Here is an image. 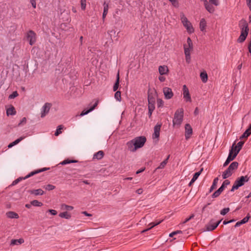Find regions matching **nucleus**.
<instances>
[{
  "instance_id": "1",
  "label": "nucleus",
  "mask_w": 251,
  "mask_h": 251,
  "mask_svg": "<svg viewBox=\"0 0 251 251\" xmlns=\"http://www.w3.org/2000/svg\"><path fill=\"white\" fill-rule=\"evenodd\" d=\"M146 142L145 136H139L126 143L128 150L131 152H135L138 149L142 148Z\"/></svg>"
},
{
  "instance_id": "2",
  "label": "nucleus",
  "mask_w": 251,
  "mask_h": 251,
  "mask_svg": "<svg viewBox=\"0 0 251 251\" xmlns=\"http://www.w3.org/2000/svg\"><path fill=\"white\" fill-rule=\"evenodd\" d=\"M239 25L241 28V32L237 41L239 43H242L245 40L248 34V25L245 20L242 19L239 22Z\"/></svg>"
},
{
  "instance_id": "3",
  "label": "nucleus",
  "mask_w": 251,
  "mask_h": 251,
  "mask_svg": "<svg viewBox=\"0 0 251 251\" xmlns=\"http://www.w3.org/2000/svg\"><path fill=\"white\" fill-rule=\"evenodd\" d=\"M187 44H185L183 45V47L186 61L187 63H189L191 61V52L193 50L192 41L190 37L187 38Z\"/></svg>"
},
{
  "instance_id": "4",
  "label": "nucleus",
  "mask_w": 251,
  "mask_h": 251,
  "mask_svg": "<svg viewBox=\"0 0 251 251\" xmlns=\"http://www.w3.org/2000/svg\"><path fill=\"white\" fill-rule=\"evenodd\" d=\"M183 118V110L182 108L177 110L174 115V118L173 120V125L174 127H179L181 124Z\"/></svg>"
},
{
  "instance_id": "5",
  "label": "nucleus",
  "mask_w": 251,
  "mask_h": 251,
  "mask_svg": "<svg viewBox=\"0 0 251 251\" xmlns=\"http://www.w3.org/2000/svg\"><path fill=\"white\" fill-rule=\"evenodd\" d=\"M249 180V177L247 176H241L237 178L234 181L230 191L233 192L235 190H237L240 187L244 185L245 183L248 182Z\"/></svg>"
},
{
  "instance_id": "6",
  "label": "nucleus",
  "mask_w": 251,
  "mask_h": 251,
  "mask_svg": "<svg viewBox=\"0 0 251 251\" xmlns=\"http://www.w3.org/2000/svg\"><path fill=\"white\" fill-rule=\"evenodd\" d=\"M238 166V163L237 162H233L231 163L228 168L223 172L222 177L223 179H226L230 176L233 174V172L236 170Z\"/></svg>"
},
{
  "instance_id": "7",
  "label": "nucleus",
  "mask_w": 251,
  "mask_h": 251,
  "mask_svg": "<svg viewBox=\"0 0 251 251\" xmlns=\"http://www.w3.org/2000/svg\"><path fill=\"white\" fill-rule=\"evenodd\" d=\"M181 20L183 25L186 27L187 31L189 33H193L194 31V29L191 24L188 21L187 18L184 14H182L181 15Z\"/></svg>"
},
{
  "instance_id": "8",
  "label": "nucleus",
  "mask_w": 251,
  "mask_h": 251,
  "mask_svg": "<svg viewBox=\"0 0 251 251\" xmlns=\"http://www.w3.org/2000/svg\"><path fill=\"white\" fill-rule=\"evenodd\" d=\"M26 38L30 45H33L36 40V33L33 30H29L27 33Z\"/></svg>"
},
{
  "instance_id": "9",
  "label": "nucleus",
  "mask_w": 251,
  "mask_h": 251,
  "mask_svg": "<svg viewBox=\"0 0 251 251\" xmlns=\"http://www.w3.org/2000/svg\"><path fill=\"white\" fill-rule=\"evenodd\" d=\"M183 95L186 101L191 102L192 100L188 88L185 85L183 86Z\"/></svg>"
},
{
  "instance_id": "10",
  "label": "nucleus",
  "mask_w": 251,
  "mask_h": 251,
  "mask_svg": "<svg viewBox=\"0 0 251 251\" xmlns=\"http://www.w3.org/2000/svg\"><path fill=\"white\" fill-rule=\"evenodd\" d=\"M163 92L166 99H170L174 96V94L172 89L169 87L164 88L163 89Z\"/></svg>"
},
{
  "instance_id": "11",
  "label": "nucleus",
  "mask_w": 251,
  "mask_h": 251,
  "mask_svg": "<svg viewBox=\"0 0 251 251\" xmlns=\"http://www.w3.org/2000/svg\"><path fill=\"white\" fill-rule=\"evenodd\" d=\"M233 153V149H230V150L229 151V153L227 157V158L226 159V162L224 163L223 165L224 167H226V166H227L230 161H232L236 157L237 154L234 153L232 155Z\"/></svg>"
},
{
  "instance_id": "12",
  "label": "nucleus",
  "mask_w": 251,
  "mask_h": 251,
  "mask_svg": "<svg viewBox=\"0 0 251 251\" xmlns=\"http://www.w3.org/2000/svg\"><path fill=\"white\" fill-rule=\"evenodd\" d=\"M51 104L50 103H46L42 107V111H41V116L42 118L44 117L47 114H48L50 111V109L51 107Z\"/></svg>"
},
{
  "instance_id": "13",
  "label": "nucleus",
  "mask_w": 251,
  "mask_h": 251,
  "mask_svg": "<svg viewBox=\"0 0 251 251\" xmlns=\"http://www.w3.org/2000/svg\"><path fill=\"white\" fill-rule=\"evenodd\" d=\"M185 136L186 140H188L193 133L192 128L191 126L187 124L185 126Z\"/></svg>"
},
{
  "instance_id": "14",
  "label": "nucleus",
  "mask_w": 251,
  "mask_h": 251,
  "mask_svg": "<svg viewBox=\"0 0 251 251\" xmlns=\"http://www.w3.org/2000/svg\"><path fill=\"white\" fill-rule=\"evenodd\" d=\"M161 125H156L154 127V133L152 134V138H158L160 135V130Z\"/></svg>"
},
{
  "instance_id": "15",
  "label": "nucleus",
  "mask_w": 251,
  "mask_h": 251,
  "mask_svg": "<svg viewBox=\"0 0 251 251\" xmlns=\"http://www.w3.org/2000/svg\"><path fill=\"white\" fill-rule=\"evenodd\" d=\"M244 143L245 142L244 141H240L237 143V145H235V143H234L232 145L231 149H233V150L234 148L237 149V151L235 152V153H236L237 155L240 151L241 150V149H242V147L244 145Z\"/></svg>"
},
{
  "instance_id": "16",
  "label": "nucleus",
  "mask_w": 251,
  "mask_h": 251,
  "mask_svg": "<svg viewBox=\"0 0 251 251\" xmlns=\"http://www.w3.org/2000/svg\"><path fill=\"white\" fill-rule=\"evenodd\" d=\"M98 103V101H96L95 102V103H94V104L92 106H91L89 110H87L86 111L85 110H83L82 111V112L81 113V114H80V116H83L87 114L88 113H89V112H90L91 111L93 110L95 108V107L97 106Z\"/></svg>"
},
{
  "instance_id": "17",
  "label": "nucleus",
  "mask_w": 251,
  "mask_h": 251,
  "mask_svg": "<svg viewBox=\"0 0 251 251\" xmlns=\"http://www.w3.org/2000/svg\"><path fill=\"white\" fill-rule=\"evenodd\" d=\"M158 71L160 75H162L167 74L169 70L166 66H160L158 68Z\"/></svg>"
},
{
  "instance_id": "18",
  "label": "nucleus",
  "mask_w": 251,
  "mask_h": 251,
  "mask_svg": "<svg viewBox=\"0 0 251 251\" xmlns=\"http://www.w3.org/2000/svg\"><path fill=\"white\" fill-rule=\"evenodd\" d=\"M48 169H49V168H44L42 169H40V170H36V171L31 172L28 175H27V176H25V178H29L32 176H34L35 174H37L39 173L46 171Z\"/></svg>"
},
{
  "instance_id": "19",
  "label": "nucleus",
  "mask_w": 251,
  "mask_h": 251,
  "mask_svg": "<svg viewBox=\"0 0 251 251\" xmlns=\"http://www.w3.org/2000/svg\"><path fill=\"white\" fill-rule=\"evenodd\" d=\"M205 9L210 13H212L215 11V8L213 6L209 4L208 1L204 3Z\"/></svg>"
},
{
  "instance_id": "20",
  "label": "nucleus",
  "mask_w": 251,
  "mask_h": 251,
  "mask_svg": "<svg viewBox=\"0 0 251 251\" xmlns=\"http://www.w3.org/2000/svg\"><path fill=\"white\" fill-rule=\"evenodd\" d=\"M103 12L102 14V20L103 21H104V19L107 14L108 9H109V6L108 4L106 3V2H104L103 3Z\"/></svg>"
},
{
  "instance_id": "21",
  "label": "nucleus",
  "mask_w": 251,
  "mask_h": 251,
  "mask_svg": "<svg viewBox=\"0 0 251 251\" xmlns=\"http://www.w3.org/2000/svg\"><path fill=\"white\" fill-rule=\"evenodd\" d=\"M29 192L31 194H33L35 196L42 195L44 193V192L41 189L31 190L29 191Z\"/></svg>"
},
{
  "instance_id": "22",
  "label": "nucleus",
  "mask_w": 251,
  "mask_h": 251,
  "mask_svg": "<svg viewBox=\"0 0 251 251\" xmlns=\"http://www.w3.org/2000/svg\"><path fill=\"white\" fill-rule=\"evenodd\" d=\"M104 156V152L102 151H100L97 153H95L93 156V159H97L98 160L101 159Z\"/></svg>"
},
{
  "instance_id": "23",
  "label": "nucleus",
  "mask_w": 251,
  "mask_h": 251,
  "mask_svg": "<svg viewBox=\"0 0 251 251\" xmlns=\"http://www.w3.org/2000/svg\"><path fill=\"white\" fill-rule=\"evenodd\" d=\"M251 134V130L248 128L244 133L240 137V139H247Z\"/></svg>"
},
{
  "instance_id": "24",
  "label": "nucleus",
  "mask_w": 251,
  "mask_h": 251,
  "mask_svg": "<svg viewBox=\"0 0 251 251\" xmlns=\"http://www.w3.org/2000/svg\"><path fill=\"white\" fill-rule=\"evenodd\" d=\"M6 216L8 218L11 219H18L19 218V216L18 214L13 211H9L6 213Z\"/></svg>"
},
{
  "instance_id": "25",
  "label": "nucleus",
  "mask_w": 251,
  "mask_h": 251,
  "mask_svg": "<svg viewBox=\"0 0 251 251\" xmlns=\"http://www.w3.org/2000/svg\"><path fill=\"white\" fill-rule=\"evenodd\" d=\"M16 113L15 108L13 106H11L10 107L8 108L6 110V114L7 116L9 115H14Z\"/></svg>"
},
{
  "instance_id": "26",
  "label": "nucleus",
  "mask_w": 251,
  "mask_h": 251,
  "mask_svg": "<svg viewBox=\"0 0 251 251\" xmlns=\"http://www.w3.org/2000/svg\"><path fill=\"white\" fill-rule=\"evenodd\" d=\"M206 26V22L204 19H201L200 23V28L201 31H203L205 30Z\"/></svg>"
},
{
  "instance_id": "27",
  "label": "nucleus",
  "mask_w": 251,
  "mask_h": 251,
  "mask_svg": "<svg viewBox=\"0 0 251 251\" xmlns=\"http://www.w3.org/2000/svg\"><path fill=\"white\" fill-rule=\"evenodd\" d=\"M119 82H120V76H119V73H118L116 77V81L113 86V91H116L118 89L119 86Z\"/></svg>"
},
{
  "instance_id": "28",
  "label": "nucleus",
  "mask_w": 251,
  "mask_h": 251,
  "mask_svg": "<svg viewBox=\"0 0 251 251\" xmlns=\"http://www.w3.org/2000/svg\"><path fill=\"white\" fill-rule=\"evenodd\" d=\"M24 239L21 238L19 239H13L11 241V245H20L24 243Z\"/></svg>"
},
{
  "instance_id": "29",
  "label": "nucleus",
  "mask_w": 251,
  "mask_h": 251,
  "mask_svg": "<svg viewBox=\"0 0 251 251\" xmlns=\"http://www.w3.org/2000/svg\"><path fill=\"white\" fill-rule=\"evenodd\" d=\"M200 77L203 82L205 83L207 81V74L206 72H201L200 74Z\"/></svg>"
},
{
  "instance_id": "30",
  "label": "nucleus",
  "mask_w": 251,
  "mask_h": 251,
  "mask_svg": "<svg viewBox=\"0 0 251 251\" xmlns=\"http://www.w3.org/2000/svg\"><path fill=\"white\" fill-rule=\"evenodd\" d=\"M218 180L219 179L218 177H216L214 178L212 185L210 188L209 192H211L214 189H215L216 188Z\"/></svg>"
},
{
  "instance_id": "31",
  "label": "nucleus",
  "mask_w": 251,
  "mask_h": 251,
  "mask_svg": "<svg viewBox=\"0 0 251 251\" xmlns=\"http://www.w3.org/2000/svg\"><path fill=\"white\" fill-rule=\"evenodd\" d=\"M59 216L61 218H65L66 219H70V218L71 217L70 214H69L67 212H64L60 213L59 214Z\"/></svg>"
},
{
  "instance_id": "32",
  "label": "nucleus",
  "mask_w": 251,
  "mask_h": 251,
  "mask_svg": "<svg viewBox=\"0 0 251 251\" xmlns=\"http://www.w3.org/2000/svg\"><path fill=\"white\" fill-rule=\"evenodd\" d=\"M169 157H170V155H169L168 156L167 158L165 160H164L163 162H162L160 164V165L157 168V169H161L164 168L165 167V166H166V165L167 164Z\"/></svg>"
},
{
  "instance_id": "33",
  "label": "nucleus",
  "mask_w": 251,
  "mask_h": 251,
  "mask_svg": "<svg viewBox=\"0 0 251 251\" xmlns=\"http://www.w3.org/2000/svg\"><path fill=\"white\" fill-rule=\"evenodd\" d=\"M78 161L76 160H70L69 159H67L63 160L62 162L60 163V164L64 165L67 164L72 163H76Z\"/></svg>"
},
{
  "instance_id": "34",
  "label": "nucleus",
  "mask_w": 251,
  "mask_h": 251,
  "mask_svg": "<svg viewBox=\"0 0 251 251\" xmlns=\"http://www.w3.org/2000/svg\"><path fill=\"white\" fill-rule=\"evenodd\" d=\"M211 223L212 221H211L210 224H208L206 226V230L207 231H212L216 228L215 227V226L214 224H212Z\"/></svg>"
},
{
  "instance_id": "35",
  "label": "nucleus",
  "mask_w": 251,
  "mask_h": 251,
  "mask_svg": "<svg viewBox=\"0 0 251 251\" xmlns=\"http://www.w3.org/2000/svg\"><path fill=\"white\" fill-rule=\"evenodd\" d=\"M148 102H149V104H148L149 111H153L155 108V106H154L155 101H153V102L148 101Z\"/></svg>"
},
{
  "instance_id": "36",
  "label": "nucleus",
  "mask_w": 251,
  "mask_h": 251,
  "mask_svg": "<svg viewBox=\"0 0 251 251\" xmlns=\"http://www.w3.org/2000/svg\"><path fill=\"white\" fill-rule=\"evenodd\" d=\"M27 178H25V177H20L18 178L15 179L14 181H13L11 185L14 186V185L17 184V183H18L21 180H22L23 179H25Z\"/></svg>"
},
{
  "instance_id": "37",
  "label": "nucleus",
  "mask_w": 251,
  "mask_h": 251,
  "mask_svg": "<svg viewBox=\"0 0 251 251\" xmlns=\"http://www.w3.org/2000/svg\"><path fill=\"white\" fill-rule=\"evenodd\" d=\"M222 190L219 188L212 195V198H215L218 197L222 192Z\"/></svg>"
},
{
  "instance_id": "38",
  "label": "nucleus",
  "mask_w": 251,
  "mask_h": 251,
  "mask_svg": "<svg viewBox=\"0 0 251 251\" xmlns=\"http://www.w3.org/2000/svg\"><path fill=\"white\" fill-rule=\"evenodd\" d=\"M63 126L62 125L58 126L57 129L54 133L55 136H58L60 133H62L61 130L63 129Z\"/></svg>"
},
{
  "instance_id": "39",
  "label": "nucleus",
  "mask_w": 251,
  "mask_h": 251,
  "mask_svg": "<svg viewBox=\"0 0 251 251\" xmlns=\"http://www.w3.org/2000/svg\"><path fill=\"white\" fill-rule=\"evenodd\" d=\"M61 208L63 209H66L67 210H69V211L72 210L74 209L73 206L68 205L65 204H62L61 205Z\"/></svg>"
},
{
  "instance_id": "40",
  "label": "nucleus",
  "mask_w": 251,
  "mask_h": 251,
  "mask_svg": "<svg viewBox=\"0 0 251 251\" xmlns=\"http://www.w3.org/2000/svg\"><path fill=\"white\" fill-rule=\"evenodd\" d=\"M114 97L118 101H120L121 100V92L119 91H116Z\"/></svg>"
},
{
  "instance_id": "41",
  "label": "nucleus",
  "mask_w": 251,
  "mask_h": 251,
  "mask_svg": "<svg viewBox=\"0 0 251 251\" xmlns=\"http://www.w3.org/2000/svg\"><path fill=\"white\" fill-rule=\"evenodd\" d=\"M32 205L35 206H41L43 205V203L37 200H33L31 201Z\"/></svg>"
},
{
  "instance_id": "42",
  "label": "nucleus",
  "mask_w": 251,
  "mask_h": 251,
  "mask_svg": "<svg viewBox=\"0 0 251 251\" xmlns=\"http://www.w3.org/2000/svg\"><path fill=\"white\" fill-rule=\"evenodd\" d=\"M44 188L47 190L50 191L55 189V186L51 184H48L44 186Z\"/></svg>"
},
{
  "instance_id": "43",
  "label": "nucleus",
  "mask_w": 251,
  "mask_h": 251,
  "mask_svg": "<svg viewBox=\"0 0 251 251\" xmlns=\"http://www.w3.org/2000/svg\"><path fill=\"white\" fill-rule=\"evenodd\" d=\"M250 215L249 214H248L247 216L243 218L241 221H240L241 223L242 224L246 223L250 218Z\"/></svg>"
},
{
  "instance_id": "44",
  "label": "nucleus",
  "mask_w": 251,
  "mask_h": 251,
  "mask_svg": "<svg viewBox=\"0 0 251 251\" xmlns=\"http://www.w3.org/2000/svg\"><path fill=\"white\" fill-rule=\"evenodd\" d=\"M164 102L162 100L160 99H157V105L158 107H161L163 106Z\"/></svg>"
},
{
  "instance_id": "45",
  "label": "nucleus",
  "mask_w": 251,
  "mask_h": 251,
  "mask_svg": "<svg viewBox=\"0 0 251 251\" xmlns=\"http://www.w3.org/2000/svg\"><path fill=\"white\" fill-rule=\"evenodd\" d=\"M18 96V93L17 91L13 92L11 95L9 96V99H12L17 97Z\"/></svg>"
},
{
  "instance_id": "46",
  "label": "nucleus",
  "mask_w": 251,
  "mask_h": 251,
  "mask_svg": "<svg viewBox=\"0 0 251 251\" xmlns=\"http://www.w3.org/2000/svg\"><path fill=\"white\" fill-rule=\"evenodd\" d=\"M229 208H225L221 211L220 214L222 215H225L227 212H229Z\"/></svg>"
},
{
  "instance_id": "47",
  "label": "nucleus",
  "mask_w": 251,
  "mask_h": 251,
  "mask_svg": "<svg viewBox=\"0 0 251 251\" xmlns=\"http://www.w3.org/2000/svg\"><path fill=\"white\" fill-rule=\"evenodd\" d=\"M203 171V168H201V170L198 172H197L193 176V178H195L196 180L197 179L198 177L199 176L201 175V172H202Z\"/></svg>"
},
{
  "instance_id": "48",
  "label": "nucleus",
  "mask_w": 251,
  "mask_h": 251,
  "mask_svg": "<svg viewBox=\"0 0 251 251\" xmlns=\"http://www.w3.org/2000/svg\"><path fill=\"white\" fill-rule=\"evenodd\" d=\"M24 138V137H21L20 138L17 139V140H16L15 141H14V142H12V144L13 145V146L18 144L20 142H21L22 140H23Z\"/></svg>"
},
{
  "instance_id": "49",
  "label": "nucleus",
  "mask_w": 251,
  "mask_h": 251,
  "mask_svg": "<svg viewBox=\"0 0 251 251\" xmlns=\"http://www.w3.org/2000/svg\"><path fill=\"white\" fill-rule=\"evenodd\" d=\"M163 221V220H160V221H159L158 222H153V223H151L150 225H151V226L150 227V228H152V227H153L154 226L159 225V224H160Z\"/></svg>"
},
{
  "instance_id": "50",
  "label": "nucleus",
  "mask_w": 251,
  "mask_h": 251,
  "mask_svg": "<svg viewBox=\"0 0 251 251\" xmlns=\"http://www.w3.org/2000/svg\"><path fill=\"white\" fill-rule=\"evenodd\" d=\"M86 0H81V8L82 10H84L86 8Z\"/></svg>"
},
{
  "instance_id": "51",
  "label": "nucleus",
  "mask_w": 251,
  "mask_h": 251,
  "mask_svg": "<svg viewBox=\"0 0 251 251\" xmlns=\"http://www.w3.org/2000/svg\"><path fill=\"white\" fill-rule=\"evenodd\" d=\"M209 2L215 6H218L219 4L218 0H209Z\"/></svg>"
},
{
  "instance_id": "52",
  "label": "nucleus",
  "mask_w": 251,
  "mask_h": 251,
  "mask_svg": "<svg viewBox=\"0 0 251 251\" xmlns=\"http://www.w3.org/2000/svg\"><path fill=\"white\" fill-rule=\"evenodd\" d=\"M148 101H151V102L155 101L154 98L152 96H151V94H148Z\"/></svg>"
},
{
  "instance_id": "53",
  "label": "nucleus",
  "mask_w": 251,
  "mask_h": 251,
  "mask_svg": "<svg viewBox=\"0 0 251 251\" xmlns=\"http://www.w3.org/2000/svg\"><path fill=\"white\" fill-rule=\"evenodd\" d=\"M194 217V214H192L189 218L186 219L185 221L183 222V224H185L187 222H188L189 220H190L191 219L193 218Z\"/></svg>"
},
{
  "instance_id": "54",
  "label": "nucleus",
  "mask_w": 251,
  "mask_h": 251,
  "mask_svg": "<svg viewBox=\"0 0 251 251\" xmlns=\"http://www.w3.org/2000/svg\"><path fill=\"white\" fill-rule=\"evenodd\" d=\"M30 3L34 8L36 7V0H30Z\"/></svg>"
},
{
  "instance_id": "55",
  "label": "nucleus",
  "mask_w": 251,
  "mask_h": 251,
  "mask_svg": "<svg viewBox=\"0 0 251 251\" xmlns=\"http://www.w3.org/2000/svg\"><path fill=\"white\" fill-rule=\"evenodd\" d=\"M26 119L25 117L23 118L20 123L19 124V125H24L26 123Z\"/></svg>"
},
{
  "instance_id": "56",
  "label": "nucleus",
  "mask_w": 251,
  "mask_h": 251,
  "mask_svg": "<svg viewBox=\"0 0 251 251\" xmlns=\"http://www.w3.org/2000/svg\"><path fill=\"white\" fill-rule=\"evenodd\" d=\"M48 211L53 215H56L57 213L56 210L53 209H50Z\"/></svg>"
},
{
  "instance_id": "57",
  "label": "nucleus",
  "mask_w": 251,
  "mask_h": 251,
  "mask_svg": "<svg viewBox=\"0 0 251 251\" xmlns=\"http://www.w3.org/2000/svg\"><path fill=\"white\" fill-rule=\"evenodd\" d=\"M230 184V181L228 180H225L222 184H223L225 187Z\"/></svg>"
},
{
  "instance_id": "58",
  "label": "nucleus",
  "mask_w": 251,
  "mask_h": 251,
  "mask_svg": "<svg viewBox=\"0 0 251 251\" xmlns=\"http://www.w3.org/2000/svg\"><path fill=\"white\" fill-rule=\"evenodd\" d=\"M170 1L172 2V3L175 5L176 6L178 4L177 0H169Z\"/></svg>"
},
{
  "instance_id": "59",
  "label": "nucleus",
  "mask_w": 251,
  "mask_h": 251,
  "mask_svg": "<svg viewBox=\"0 0 251 251\" xmlns=\"http://www.w3.org/2000/svg\"><path fill=\"white\" fill-rule=\"evenodd\" d=\"M247 5L251 10V0H247Z\"/></svg>"
},
{
  "instance_id": "60",
  "label": "nucleus",
  "mask_w": 251,
  "mask_h": 251,
  "mask_svg": "<svg viewBox=\"0 0 251 251\" xmlns=\"http://www.w3.org/2000/svg\"><path fill=\"white\" fill-rule=\"evenodd\" d=\"M82 214H84L86 216H88V217L92 216V214L88 213L86 211L82 212Z\"/></svg>"
},
{
  "instance_id": "61",
  "label": "nucleus",
  "mask_w": 251,
  "mask_h": 251,
  "mask_svg": "<svg viewBox=\"0 0 251 251\" xmlns=\"http://www.w3.org/2000/svg\"><path fill=\"white\" fill-rule=\"evenodd\" d=\"M158 79L161 82H163L165 80V77L162 76H160Z\"/></svg>"
},
{
  "instance_id": "62",
  "label": "nucleus",
  "mask_w": 251,
  "mask_h": 251,
  "mask_svg": "<svg viewBox=\"0 0 251 251\" xmlns=\"http://www.w3.org/2000/svg\"><path fill=\"white\" fill-rule=\"evenodd\" d=\"M136 192L138 194H141L143 193V191L142 189L140 188L137 189Z\"/></svg>"
},
{
  "instance_id": "63",
  "label": "nucleus",
  "mask_w": 251,
  "mask_h": 251,
  "mask_svg": "<svg viewBox=\"0 0 251 251\" xmlns=\"http://www.w3.org/2000/svg\"><path fill=\"white\" fill-rule=\"evenodd\" d=\"M241 225H242V224L241 223V222H240V221H239V222H237V223H236V224H235V226H235V227H238V226H241Z\"/></svg>"
},
{
  "instance_id": "64",
  "label": "nucleus",
  "mask_w": 251,
  "mask_h": 251,
  "mask_svg": "<svg viewBox=\"0 0 251 251\" xmlns=\"http://www.w3.org/2000/svg\"><path fill=\"white\" fill-rule=\"evenodd\" d=\"M31 205H32L31 204V202H30V203L26 204L25 206L26 208H30L31 207Z\"/></svg>"
}]
</instances>
